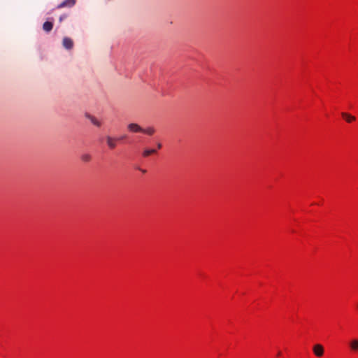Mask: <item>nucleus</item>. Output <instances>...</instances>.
I'll use <instances>...</instances> for the list:
<instances>
[{
  "label": "nucleus",
  "mask_w": 358,
  "mask_h": 358,
  "mask_svg": "<svg viewBox=\"0 0 358 358\" xmlns=\"http://www.w3.org/2000/svg\"><path fill=\"white\" fill-rule=\"evenodd\" d=\"M124 137H120V138H115L110 136H106V140L107 145L110 149H114L117 145V141L120 139H123Z\"/></svg>",
  "instance_id": "nucleus-1"
},
{
  "label": "nucleus",
  "mask_w": 358,
  "mask_h": 358,
  "mask_svg": "<svg viewBox=\"0 0 358 358\" xmlns=\"http://www.w3.org/2000/svg\"><path fill=\"white\" fill-rule=\"evenodd\" d=\"M313 351L315 356L320 357L324 355V347L321 344H315L313 347Z\"/></svg>",
  "instance_id": "nucleus-2"
},
{
  "label": "nucleus",
  "mask_w": 358,
  "mask_h": 358,
  "mask_svg": "<svg viewBox=\"0 0 358 358\" xmlns=\"http://www.w3.org/2000/svg\"><path fill=\"white\" fill-rule=\"evenodd\" d=\"M62 45L66 50H71L73 47V41L71 38L64 37L62 40Z\"/></svg>",
  "instance_id": "nucleus-3"
},
{
  "label": "nucleus",
  "mask_w": 358,
  "mask_h": 358,
  "mask_svg": "<svg viewBox=\"0 0 358 358\" xmlns=\"http://www.w3.org/2000/svg\"><path fill=\"white\" fill-rule=\"evenodd\" d=\"M127 128H128L129 131L134 132V133L143 131V128L140 125H138V124H136V123L129 124L127 126Z\"/></svg>",
  "instance_id": "nucleus-4"
},
{
  "label": "nucleus",
  "mask_w": 358,
  "mask_h": 358,
  "mask_svg": "<svg viewBox=\"0 0 358 358\" xmlns=\"http://www.w3.org/2000/svg\"><path fill=\"white\" fill-rule=\"evenodd\" d=\"M76 0H64L57 6V8H62L64 7H72L75 5Z\"/></svg>",
  "instance_id": "nucleus-5"
},
{
  "label": "nucleus",
  "mask_w": 358,
  "mask_h": 358,
  "mask_svg": "<svg viewBox=\"0 0 358 358\" xmlns=\"http://www.w3.org/2000/svg\"><path fill=\"white\" fill-rule=\"evenodd\" d=\"M341 116L348 123H351L356 120V117L355 116L345 112L341 113Z\"/></svg>",
  "instance_id": "nucleus-6"
},
{
  "label": "nucleus",
  "mask_w": 358,
  "mask_h": 358,
  "mask_svg": "<svg viewBox=\"0 0 358 358\" xmlns=\"http://www.w3.org/2000/svg\"><path fill=\"white\" fill-rule=\"evenodd\" d=\"M349 347L353 352L358 351V339L354 338L349 342Z\"/></svg>",
  "instance_id": "nucleus-7"
},
{
  "label": "nucleus",
  "mask_w": 358,
  "mask_h": 358,
  "mask_svg": "<svg viewBox=\"0 0 358 358\" xmlns=\"http://www.w3.org/2000/svg\"><path fill=\"white\" fill-rule=\"evenodd\" d=\"M85 116H86L87 118H88L91 121V122L94 125H95L96 127H101V122L99 121L95 117H94V116H92V115H91L90 114H86Z\"/></svg>",
  "instance_id": "nucleus-8"
},
{
  "label": "nucleus",
  "mask_w": 358,
  "mask_h": 358,
  "mask_svg": "<svg viewBox=\"0 0 358 358\" xmlns=\"http://www.w3.org/2000/svg\"><path fill=\"white\" fill-rule=\"evenodd\" d=\"M53 28V23L49 21H47L43 23V29L45 32H50Z\"/></svg>",
  "instance_id": "nucleus-9"
},
{
  "label": "nucleus",
  "mask_w": 358,
  "mask_h": 358,
  "mask_svg": "<svg viewBox=\"0 0 358 358\" xmlns=\"http://www.w3.org/2000/svg\"><path fill=\"white\" fill-rule=\"evenodd\" d=\"M143 133H145L148 135L152 136L155 132V129L152 127H149L146 129H143Z\"/></svg>",
  "instance_id": "nucleus-10"
},
{
  "label": "nucleus",
  "mask_w": 358,
  "mask_h": 358,
  "mask_svg": "<svg viewBox=\"0 0 358 358\" xmlns=\"http://www.w3.org/2000/svg\"><path fill=\"white\" fill-rule=\"evenodd\" d=\"M80 159L84 162H89L92 159V157L88 153H84L80 156Z\"/></svg>",
  "instance_id": "nucleus-11"
},
{
  "label": "nucleus",
  "mask_w": 358,
  "mask_h": 358,
  "mask_svg": "<svg viewBox=\"0 0 358 358\" xmlns=\"http://www.w3.org/2000/svg\"><path fill=\"white\" fill-rule=\"evenodd\" d=\"M155 152H156V150L155 149H147L143 151V156L146 157H148L149 155L154 154Z\"/></svg>",
  "instance_id": "nucleus-12"
},
{
  "label": "nucleus",
  "mask_w": 358,
  "mask_h": 358,
  "mask_svg": "<svg viewBox=\"0 0 358 358\" xmlns=\"http://www.w3.org/2000/svg\"><path fill=\"white\" fill-rule=\"evenodd\" d=\"M66 17V15H62V16H60V17H59V21H60V22H61V21H62V20H63Z\"/></svg>",
  "instance_id": "nucleus-13"
},
{
  "label": "nucleus",
  "mask_w": 358,
  "mask_h": 358,
  "mask_svg": "<svg viewBox=\"0 0 358 358\" xmlns=\"http://www.w3.org/2000/svg\"><path fill=\"white\" fill-rule=\"evenodd\" d=\"M157 148L160 149L162 148V144L160 143H157Z\"/></svg>",
  "instance_id": "nucleus-14"
},
{
  "label": "nucleus",
  "mask_w": 358,
  "mask_h": 358,
  "mask_svg": "<svg viewBox=\"0 0 358 358\" xmlns=\"http://www.w3.org/2000/svg\"><path fill=\"white\" fill-rule=\"evenodd\" d=\"M143 173H145V170H141Z\"/></svg>",
  "instance_id": "nucleus-15"
},
{
  "label": "nucleus",
  "mask_w": 358,
  "mask_h": 358,
  "mask_svg": "<svg viewBox=\"0 0 358 358\" xmlns=\"http://www.w3.org/2000/svg\"><path fill=\"white\" fill-rule=\"evenodd\" d=\"M357 308H358V305H357Z\"/></svg>",
  "instance_id": "nucleus-16"
}]
</instances>
